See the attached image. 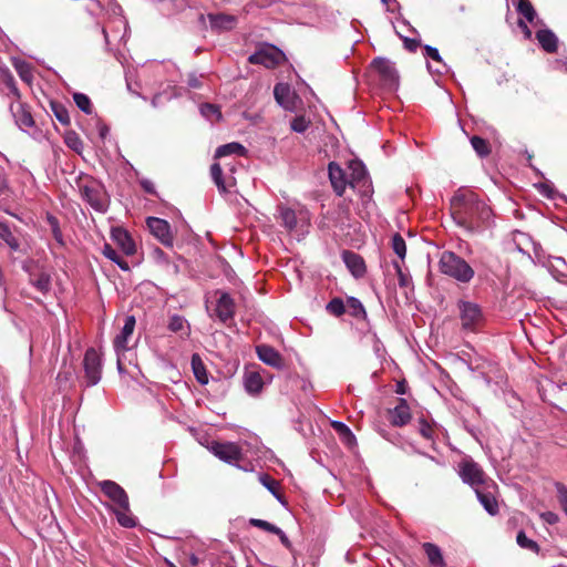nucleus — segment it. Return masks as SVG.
<instances>
[{"label":"nucleus","instance_id":"nucleus-1","mask_svg":"<svg viewBox=\"0 0 567 567\" xmlns=\"http://www.w3.org/2000/svg\"><path fill=\"white\" fill-rule=\"evenodd\" d=\"M452 217L470 231H477L492 219V209L471 189H458L451 199Z\"/></svg>","mask_w":567,"mask_h":567},{"label":"nucleus","instance_id":"nucleus-2","mask_svg":"<svg viewBox=\"0 0 567 567\" xmlns=\"http://www.w3.org/2000/svg\"><path fill=\"white\" fill-rule=\"evenodd\" d=\"M461 330L478 333L486 327V317L477 302L458 299L456 303Z\"/></svg>","mask_w":567,"mask_h":567},{"label":"nucleus","instance_id":"nucleus-3","mask_svg":"<svg viewBox=\"0 0 567 567\" xmlns=\"http://www.w3.org/2000/svg\"><path fill=\"white\" fill-rule=\"evenodd\" d=\"M440 270L446 276L453 277L461 284H468L475 276V271L466 260L452 252V250H444L440 256Z\"/></svg>","mask_w":567,"mask_h":567},{"label":"nucleus","instance_id":"nucleus-4","mask_svg":"<svg viewBox=\"0 0 567 567\" xmlns=\"http://www.w3.org/2000/svg\"><path fill=\"white\" fill-rule=\"evenodd\" d=\"M81 197L96 212L104 213L109 209V197L101 184L96 181H87L79 185Z\"/></svg>","mask_w":567,"mask_h":567},{"label":"nucleus","instance_id":"nucleus-5","mask_svg":"<svg viewBox=\"0 0 567 567\" xmlns=\"http://www.w3.org/2000/svg\"><path fill=\"white\" fill-rule=\"evenodd\" d=\"M458 474L462 481L473 486L475 491L488 483V476L484 468L471 457L463 458L458 463Z\"/></svg>","mask_w":567,"mask_h":567},{"label":"nucleus","instance_id":"nucleus-6","mask_svg":"<svg viewBox=\"0 0 567 567\" xmlns=\"http://www.w3.org/2000/svg\"><path fill=\"white\" fill-rule=\"evenodd\" d=\"M286 56L281 49L276 47H265L258 49L248 56L251 64H264L266 68H276L285 61Z\"/></svg>","mask_w":567,"mask_h":567},{"label":"nucleus","instance_id":"nucleus-7","mask_svg":"<svg viewBox=\"0 0 567 567\" xmlns=\"http://www.w3.org/2000/svg\"><path fill=\"white\" fill-rule=\"evenodd\" d=\"M146 226L150 233L165 247H174V234L166 219L148 216V218H146Z\"/></svg>","mask_w":567,"mask_h":567},{"label":"nucleus","instance_id":"nucleus-8","mask_svg":"<svg viewBox=\"0 0 567 567\" xmlns=\"http://www.w3.org/2000/svg\"><path fill=\"white\" fill-rule=\"evenodd\" d=\"M371 66L375 69V71L380 75V80L385 86L394 87L399 84V74L394 63L389 59H384V56H377L371 62Z\"/></svg>","mask_w":567,"mask_h":567},{"label":"nucleus","instance_id":"nucleus-9","mask_svg":"<svg viewBox=\"0 0 567 567\" xmlns=\"http://www.w3.org/2000/svg\"><path fill=\"white\" fill-rule=\"evenodd\" d=\"M210 452L226 463H237L244 458L241 447L234 442H213Z\"/></svg>","mask_w":567,"mask_h":567},{"label":"nucleus","instance_id":"nucleus-10","mask_svg":"<svg viewBox=\"0 0 567 567\" xmlns=\"http://www.w3.org/2000/svg\"><path fill=\"white\" fill-rule=\"evenodd\" d=\"M99 487L114 503V508H128V495L115 481H101Z\"/></svg>","mask_w":567,"mask_h":567},{"label":"nucleus","instance_id":"nucleus-11","mask_svg":"<svg viewBox=\"0 0 567 567\" xmlns=\"http://www.w3.org/2000/svg\"><path fill=\"white\" fill-rule=\"evenodd\" d=\"M496 486L497 485L494 483V481L487 477V484L476 488L478 501L484 506L485 511L493 516L497 515L499 512L498 499L495 493L491 491V488H496Z\"/></svg>","mask_w":567,"mask_h":567},{"label":"nucleus","instance_id":"nucleus-12","mask_svg":"<svg viewBox=\"0 0 567 567\" xmlns=\"http://www.w3.org/2000/svg\"><path fill=\"white\" fill-rule=\"evenodd\" d=\"M219 293L216 300V307L214 309V315L216 318L221 320V322H227V320L233 319L236 313V303L234 298L226 291H216Z\"/></svg>","mask_w":567,"mask_h":567},{"label":"nucleus","instance_id":"nucleus-13","mask_svg":"<svg viewBox=\"0 0 567 567\" xmlns=\"http://www.w3.org/2000/svg\"><path fill=\"white\" fill-rule=\"evenodd\" d=\"M84 378L87 386H93L101 380L102 360L100 355H84L82 358Z\"/></svg>","mask_w":567,"mask_h":567},{"label":"nucleus","instance_id":"nucleus-14","mask_svg":"<svg viewBox=\"0 0 567 567\" xmlns=\"http://www.w3.org/2000/svg\"><path fill=\"white\" fill-rule=\"evenodd\" d=\"M328 171L329 181L331 182L334 193H337L338 196H343L347 186L349 185V178L346 171H343V168H341V166L336 162L329 163Z\"/></svg>","mask_w":567,"mask_h":567},{"label":"nucleus","instance_id":"nucleus-15","mask_svg":"<svg viewBox=\"0 0 567 567\" xmlns=\"http://www.w3.org/2000/svg\"><path fill=\"white\" fill-rule=\"evenodd\" d=\"M388 420L392 425H405L411 421V409L406 399L399 398L394 409L388 410Z\"/></svg>","mask_w":567,"mask_h":567},{"label":"nucleus","instance_id":"nucleus-16","mask_svg":"<svg viewBox=\"0 0 567 567\" xmlns=\"http://www.w3.org/2000/svg\"><path fill=\"white\" fill-rule=\"evenodd\" d=\"M274 95L278 104L281 105L285 110H296L298 96L296 93H293V91L290 90V86L287 85V83H277L274 87Z\"/></svg>","mask_w":567,"mask_h":567},{"label":"nucleus","instance_id":"nucleus-17","mask_svg":"<svg viewBox=\"0 0 567 567\" xmlns=\"http://www.w3.org/2000/svg\"><path fill=\"white\" fill-rule=\"evenodd\" d=\"M10 111L16 120V123L21 128H30L34 125V118L29 105L17 102L10 105Z\"/></svg>","mask_w":567,"mask_h":567},{"label":"nucleus","instance_id":"nucleus-18","mask_svg":"<svg viewBox=\"0 0 567 567\" xmlns=\"http://www.w3.org/2000/svg\"><path fill=\"white\" fill-rule=\"evenodd\" d=\"M342 260L354 277H362L365 274V260L360 254L353 250H343Z\"/></svg>","mask_w":567,"mask_h":567},{"label":"nucleus","instance_id":"nucleus-19","mask_svg":"<svg viewBox=\"0 0 567 567\" xmlns=\"http://www.w3.org/2000/svg\"><path fill=\"white\" fill-rule=\"evenodd\" d=\"M112 238L114 241L121 247V249L126 255L136 254V245L127 230L123 229V227H115L112 230Z\"/></svg>","mask_w":567,"mask_h":567},{"label":"nucleus","instance_id":"nucleus-20","mask_svg":"<svg viewBox=\"0 0 567 567\" xmlns=\"http://www.w3.org/2000/svg\"><path fill=\"white\" fill-rule=\"evenodd\" d=\"M536 39L540 48L544 49L546 52L554 53L559 48L558 37L550 29L537 30Z\"/></svg>","mask_w":567,"mask_h":567},{"label":"nucleus","instance_id":"nucleus-21","mask_svg":"<svg viewBox=\"0 0 567 567\" xmlns=\"http://www.w3.org/2000/svg\"><path fill=\"white\" fill-rule=\"evenodd\" d=\"M135 326H136V318L134 317V315H128L124 319V324L122 327L121 334L117 336L114 340L115 349L118 352H120V350L128 349L126 346V342H127L128 337H131V334L133 333Z\"/></svg>","mask_w":567,"mask_h":567},{"label":"nucleus","instance_id":"nucleus-22","mask_svg":"<svg viewBox=\"0 0 567 567\" xmlns=\"http://www.w3.org/2000/svg\"><path fill=\"white\" fill-rule=\"evenodd\" d=\"M348 168L350 171L348 185L355 186L358 185V183L365 182L368 177V171L365 169V165H363L362 162L350 161L348 164Z\"/></svg>","mask_w":567,"mask_h":567},{"label":"nucleus","instance_id":"nucleus-23","mask_svg":"<svg viewBox=\"0 0 567 567\" xmlns=\"http://www.w3.org/2000/svg\"><path fill=\"white\" fill-rule=\"evenodd\" d=\"M244 383L245 389L251 394L260 393L264 386V380L260 372L255 370H248L245 372Z\"/></svg>","mask_w":567,"mask_h":567},{"label":"nucleus","instance_id":"nucleus-24","mask_svg":"<svg viewBox=\"0 0 567 567\" xmlns=\"http://www.w3.org/2000/svg\"><path fill=\"white\" fill-rule=\"evenodd\" d=\"M116 365L120 372H127L134 379L142 373L136 357H116Z\"/></svg>","mask_w":567,"mask_h":567},{"label":"nucleus","instance_id":"nucleus-25","mask_svg":"<svg viewBox=\"0 0 567 567\" xmlns=\"http://www.w3.org/2000/svg\"><path fill=\"white\" fill-rule=\"evenodd\" d=\"M49 107L60 124L64 125L65 127L71 125L70 110L66 107V105L63 104V102L54 100L49 101Z\"/></svg>","mask_w":567,"mask_h":567},{"label":"nucleus","instance_id":"nucleus-26","mask_svg":"<svg viewBox=\"0 0 567 567\" xmlns=\"http://www.w3.org/2000/svg\"><path fill=\"white\" fill-rule=\"evenodd\" d=\"M423 550L430 561V564L434 567H444L445 561L443 558V554L441 548H439L437 545H434V543H423Z\"/></svg>","mask_w":567,"mask_h":567},{"label":"nucleus","instance_id":"nucleus-27","mask_svg":"<svg viewBox=\"0 0 567 567\" xmlns=\"http://www.w3.org/2000/svg\"><path fill=\"white\" fill-rule=\"evenodd\" d=\"M208 18L213 29L229 30L233 29L234 25H236V18L233 17V14L216 13L208 14Z\"/></svg>","mask_w":567,"mask_h":567},{"label":"nucleus","instance_id":"nucleus-28","mask_svg":"<svg viewBox=\"0 0 567 567\" xmlns=\"http://www.w3.org/2000/svg\"><path fill=\"white\" fill-rule=\"evenodd\" d=\"M30 282L41 292H48L51 289V277L45 271L30 274Z\"/></svg>","mask_w":567,"mask_h":567},{"label":"nucleus","instance_id":"nucleus-29","mask_svg":"<svg viewBox=\"0 0 567 567\" xmlns=\"http://www.w3.org/2000/svg\"><path fill=\"white\" fill-rule=\"evenodd\" d=\"M168 329L179 333L181 337H187L190 333V324L187 319L181 317V315H173L169 318Z\"/></svg>","mask_w":567,"mask_h":567},{"label":"nucleus","instance_id":"nucleus-30","mask_svg":"<svg viewBox=\"0 0 567 567\" xmlns=\"http://www.w3.org/2000/svg\"><path fill=\"white\" fill-rule=\"evenodd\" d=\"M2 243H6L11 250L21 249L20 239L16 237L10 227L6 226V224L0 223V244Z\"/></svg>","mask_w":567,"mask_h":567},{"label":"nucleus","instance_id":"nucleus-31","mask_svg":"<svg viewBox=\"0 0 567 567\" xmlns=\"http://www.w3.org/2000/svg\"><path fill=\"white\" fill-rule=\"evenodd\" d=\"M192 370H193V373H194L197 382H199L202 384H206L209 382V375H208L206 365H204V363L202 361L200 355H193Z\"/></svg>","mask_w":567,"mask_h":567},{"label":"nucleus","instance_id":"nucleus-32","mask_svg":"<svg viewBox=\"0 0 567 567\" xmlns=\"http://www.w3.org/2000/svg\"><path fill=\"white\" fill-rule=\"evenodd\" d=\"M114 514L116 516L117 522L123 527H135L136 518L131 511L128 497H127V509L125 511V508H114Z\"/></svg>","mask_w":567,"mask_h":567},{"label":"nucleus","instance_id":"nucleus-33","mask_svg":"<svg viewBox=\"0 0 567 567\" xmlns=\"http://www.w3.org/2000/svg\"><path fill=\"white\" fill-rule=\"evenodd\" d=\"M14 69L18 72L22 82L32 84L34 80L33 66L25 60H17L14 62Z\"/></svg>","mask_w":567,"mask_h":567},{"label":"nucleus","instance_id":"nucleus-34","mask_svg":"<svg viewBox=\"0 0 567 567\" xmlns=\"http://www.w3.org/2000/svg\"><path fill=\"white\" fill-rule=\"evenodd\" d=\"M247 152L246 147L241 143L233 142L227 144H221V146L217 147L215 157L220 158V156L237 154L245 155Z\"/></svg>","mask_w":567,"mask_h":567},{"label":"nucleus","instance_id":"nucleus-35","mask_svg":"<svg viewBox=\"0 0 567 567\" xmlns=\"http://www.w3.org/2000/svg\"><path fill=\"white\" fill-rule=\"evenodd\" d=\"M259 482L265 486L278 501H282L281 485L279 481L271 477L270 474H260Z\"/></svg>","mask_w":567,"mask_h":567},{"label":"nucleus","instance_id":"nucleus-36","mask_svg":"<svg viewBox=\"0 0 567 567\" xmlns=\"http://www.w3.org/2000/svg\"><path fill=\"white\" fill-rule=\"evenodd\" d=\"M63 140L68 147H70L76 154H82L84 144L75 131H65Z\"/></svg>","mask_w":567,"mask_h":567},{"label":"nucleus","instance_id":"nucleus-37","mask_svg":"<svg viewBox=\"0 0 567 567\" xmlns=\"http://www.w3.org/2000/svg\"><path fill=\"white\" fill-rule=\"evenodd\" d=\"M471 145L475 153L480 156H488L492 154V146L488 140L482 138V136L473 135L471 137Z\"/></svg>","mask_w":567,"mask_h":567},{"label":"nucleus","instance_id":"nucleus-38","mask_svg":"<svg viewBox=\"0 0 567 567\" xmlns=\"http://www.w3.org/2000/svg\"><path fill=\"white\" fill-rule=\"evenodd\" d=\"M517 11L522 14L528 22H534L537 11L530 2V0H518L517 2Z\"/></svg>","mask_w":567,"mask_h":567},{"label":"nucleus","instance_id":"nucleus-39","mask_svg":"<svg viewBox=\"0 0 567 567\" xmlns=\"http://www.w3.org/2000/svg\"><path fill=\"white\" fill-rule=\"evenodd\" d=\"M280 218L281 224L284 225V227H286L287 230H293V228H296L298 219L296 212L292 210V208L282 207L280 209Z\"/></svg>","mask_w":567,"mask_h":567},{"label":"nucleus","instance_id":"nucleus-40","mask_svg":"<svg viewBox=\"0 0 567 567\" xmlns=\"http://www.w3.org/2000/svg\"><path fill=\"white\" fill-rule=\"evenodd\" d=\"M103 255L109 258V260H112L116 262V265L120 266L121 269L128 270L130 264L123 257L121 254L117 252L114 248H112L111 245H105L103 248Z\"/></svg>","mask_w":567,"mask_h":567},{"label":"nucleus","instance_id":"nucleus-41","mask_svg":"<svg viewBox=\"0 0 567 567\" xmlns=\"http://www.w3.org/2000/svg\"><path fill=\"white\" fill-rule=\"evenodd\" d=\"M210 176L213 182L221 193H226V190H228L223 179V167L220 163H213L210 167Z\"/></svg>","mask_w":567,"mask_h":567},{"label":"nucleus","instance_id":"nucleus-42","mask_svg":"<svg viewBox=\"0 0 567 567\" xmlns=\"http://www.w3.org/2000/svg\"><path fill=\"white\" fill-rule=\"evenodd\" d=\"M516 543L524 549L535 551L536 554L540 550L539 544L528 538L524 530L518 532Z\"/></svg>","mask_w":567,"mask_h":567},{"label":"nucleus","instance_id":"nucleus-43","mask_svg":"<svg viewBox=\"0 0 567 567\" xmlns=\"http://www.w3.org/2000/svg\"><path fill=\"white\" fill-rule=\"evenodd\" d=\"M73 100L76 104V106L82 110L86 114L93 113V105L85 93H73Z\"/></svg>","mask_w":567,"mask_h":567},{"label":"nucleus","instance_id":"nucleus-44","mask_svg":"<svg viewBox=\"0 0 567 567\" xmlns=\"http://www.w3.org/2000/svg\"><path fill=\"white\" fill-rule=\"evenodd\" d=\"M348 309L349 313L354 316L355 318H360V316H365V310L358 298H348L346 303V310Z\"/></svg>","mask_w":567,"mask_h":567},{"label":"nucleus","instance_id":"nucleus-45","mask_svg":"<svg viewBox=\"0 0 567 567\" xmlns=\"http://www.w3.org/2000/svg\"><path fill=\"white\" fill-rule=\"evenodd\" d=\"M327 311L330 315L341 316V315L346 313L347 306H346L343 299L332 298L327 305Z\"/></svg>","mask_w":567,"mask_h":567},{"label":"nucleus","instance_id":"nucleus-46","mask_svg":"<svg viewBox=\"0 0 567 567\" xmlns=\"http://www.w3.org/2000/svg\"><path fill=\"white\" fill-rule=\"evenodd\" d=\"M391 246H392V249L394 250V252L403 260V258H405V254H406V245H405V241H404L402 235L394 234L391 239Z\"/></svg>","mask_w":567,"mask_h":567},{"label":"nucleus","instance_id":"nucleus-47","mask_svg":"<svg viewBox=\"0 0 567 567\" xmlns=\"http://www.w3.org/2000/svg\"><path fill=\"white\" fill-rule=\"evenodd\" d=\"M259 359L272 368L282 369L287 367L286 357L284 355H260Z\"/></svg>","mask_w":567,"mask_h":567},{"label":"nucleus","instance_id":"nucleus-48","mask_svg":"<svg viewBox=\"0 0 567 567\" xmlns=\"http://www.w3.org/2000/svg\"><path fill=\"white\" fill-rule=\"evenodd\" d=\"M332 426L334 431L340 435L346 437L348 441H354L355 436L353 432H351L349 425L341 423V421H332Z\"/></svg>","mask_w":567,"mask_h":567},{"label":"nucleus","instance_id":"nucleus-49","mask_svg":"<svg viewBox=\"0 0 567 567\" xmlns=\"http://www.w3.org/2000/svg\"><path fill=\"white\" fill-rule=\"evenodd\" d=\"M290 126H291V130H293L295 132L302 133V132H306L307 128H309L310 121L307 120L306 116H303V115L295 116L291 120Z\"/></svg>","mask_w":567,"mask_h":567},{"label":"nucleus","instance_id":"nucleus-50","mask_svg":"<svg viewBox=\"0 0 567 567\" xmlns=\"http://www.w3.org/2000/svg\"><path fill=\"white\" fill-rule=\"evenodd\" d=\"M555 488L557 492L558 502L567 515V485L561 484V482H556Z\"/></svg>","mask_w":567,"mask_h":567},{"label":"nucleus","instance_id":"nucleus-51","mask_svg":"<svg viewBox=\"0 0 567 567\" xmlns=\"http://www.w3.org/2000/svg\"><path fill=\"white\" fill-rule=\"evenodd\" d=\"M250 524L254 525V527H259L261 530L276 533L279 532V527L276 526V524L266 522V519H259V518H251Z\"/></svg>","mask_w":567,"mask_h":567},{"label":"nucleus","instance_id":"nucleus-52","mask_svg":"<svg viewBox=\"0 0 567 567\" xmlns=\"http://www.w3.org/2000/svg\"><path fill=\"white\" fill-rule=\"evenodd\" d=\"M4 84L9 89L10 93L17 99V101H20L21 99V91L13 78L12 74H7L4 78Z\"/></svg>","mask_w":567,"mask_h":567},{"label":"nucleus","instance_id":"nucleus-53","mask_svg":"<svg viewBox=\"0 0 567 567\" xmlns=\"http://www.w3.org/2000/svg\"><path fill=\"white\" fill-rule=\"evenodd\" d=\"M419 423H420V426H419V432H420V434H421L423 437H425L426 440H433V437H434V432H435V430H434L433 425H431L430 423H427V421H426V420H424V419H421V420L419 421Z\"/></svg>","mask_w":567,"mask_h":567},{"label":"nucleus","instance_id":"nucleus-54","mask_svg":"<svg viewBox=\"0 0 567 567\" xmlns=\"http://www.w3.org/2000/svg\"><path fill=\"white\" fill-rule=\"evenodd\" d=\"M200 111H202L203 115L206 117H213V116L220 117L221 116L220 109H218L217 105H214V104H203V105H200Z\"/></svg>","mask_w":567,"mask_h":567},{"label":"nucleus","instance_id":"nucleus-55","mask_svg":"<svg viewBox=\"0 0 567 567\" xmlns=\"http://www.w3.org/2000/svg\"><path fill=\"white\" fill-rule=\"evenodd\" d=\"M394 267L396 270V275L399 277L400 287H409V285H410L409 276H406L405 272H403V270H402L400 264H398V261H394Z\"/></svg>","mask_w":567,"mask_h":567},{"label":"nucleus","instance_id":"nucleus-56","mask_svg":"<svg viewBox=\"0 0 567 567\" xmlns=\"http://www.w3.org/2000/svg\"><path fill=\"white\" fill-rule=\"evenodd\" d=\"M421 41L416 40V38H404V47L410 52H416V50L420 48Z\"/></svg>","mask_w":567,"mask_h":567},{"label":"nucleus","instance_id":"nucleus-57","mask_svg":"<svg viewBox=\"0 0 567 567\" xmlns=\"http://www.w3.org/2000/svg\"><path fill=\"white\" fill-rule=\"evenodd\" d=\"M423 51H424L425 56L432 58V60H434V61L442 60L436 48L429 47V44H425V47L423 48Z\"/></svg>","mask_w":567,"mask_h":567},{"label":"nucleus","instance_id":"nucleus-58","mask_svg":"<svg viewBox=\"0 0 567 567\" xmlns=\"http://www.w3.org/2000/svg\"><path fill=\"white\" fill-rule=\"evenodd\" d=\"M257 353L259 355H276V353H278L277 351H275L274 348H269V346H257Z\"/></svg>","mask_w":567,"mask_h":567},{"label":"nucleus","instance_id":"nucleus-59","mask_svg":"<svg viewBox=\"0 0 567 567\" xmlns=\"http://www.w3.org/2000/svg\"><path fill=\"white\" fill-rule=\"evenodd\" d=\"M8 188L9 184L7 174L3 172V169L0 168V196L1 194H4Z\"/></svg>","mask_w":567,"mask_h":567},{"label":"nucleus","instance_id":"nucleus-60","mask_svg":"<svg viewBox=\"0 0 567 567\" xmlns=\"http://www.w3.org/2000/svg\"><path fill=\"white\" fill-rule=\"evenodd\" d=\"M275 535H278L284 546H286L287 549H291L292 543L288 539L286 533L278 527V532H275Z\"/></svg>","mask_w":567,"mask_h":567},{"label":"nucleus","instance_id":"nucleus-61","mask_svg":"<svg viewBox=\"0 0 567 567\" xmlns=\"http://www.w3.org/2000/svg\"><path fill=\"white\" fill-rule=\"evenodd\" d=\"M50 221H51V225H52V230H53L54 238L58 239V241H62V233H61V230L59 228L58 219L50 218Z\"/></svg>","mask_w":567,"mask_h":567},{"label":"nucleus","instance_id":"nucleus-62","mask_svg":"<svg viewBox=\"0 0 567 567\" xmlns=\"http://www.w3.org/2000/svg\"><path fill=\"white\" fill-rule=\"evenodd\" d=\"M543 519H545L548 524H556L558 523L559 518L555 512H544L542 514Z\"/></svg>","mask_w":567,"mask_h":567},{"label":"nucleus","instance_id":"nucleus-63","mask_svg":"<svg viewBox=\"0 0 567 567\" xmlns=\"http://www.w3.org/2000/svg\"><path fill=\"white\" fill-rule=\"evenodd\" d=\"M517 25L520 28L525 38L529 39L533 37V32L530 31V29L528 28L524 20H518Z\"/></svg>","mask_w":567,"mask_h":567},{"label":"nucleus","instance_id":"nucleus-64","mask_svg":"<svg viewBox=\"0 0 567 567\" xmlns=\"http://www.w3.org/2000/svg\"><path fill=\"white\" fill-rule=\"evenodd\" d=\"M142 188L148 194H155V186L152 181H141Z\"/></svg>","mask_w":567,"mask_h":567}]
</instances>
